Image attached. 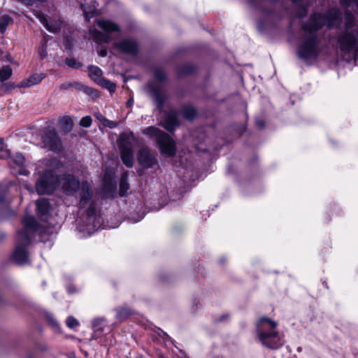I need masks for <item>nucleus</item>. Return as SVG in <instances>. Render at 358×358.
Listing matches in <instances>:
<instances>
[{"instance_id":"nucleus-45","label":"nucleus","mask_w":358,"mask_h":358,"mask_svg":"<svg viewBox=\"0 0 358 358\" xmlns=\"http://www.w3.org/2000/svg\"><path fill=\"white\" fill-rule=\"evenodd\" d=\"M68 292H69V293H73V291H71V290L70 289V288H69V289H68Z\"/></svg>"},{"instance_id":"nucleus-32","label":"nucleus","mask_w":358,"mask_h":358,"mask_svg":"<svg viewBox=\"0 0 358 358\" xmlns=\"http://www.w3.org/2000/svg\"><path fill=\"white\" fill-rule=\"evenodd\" d=\"M155 78L158 80L161 81V80L164 79L165 74H164V72L163 71H162V70H157L155 71Z\"/></svg>"},{"instance_id":"nucleus-13","label":"nucleus","mask_w":358,"mask_h":358,"mask_svg":"<svg viewBox=\"0 0 358 358\" xmlns=\"http://www.w3.org/2000/svg\"><path fill=\"white\" fill-rule=\"evenodd\" d=\"M148 92L155 102L157 104L158 108L162 106L164 102V94L162 89L159 87H155L152 84L148 86Z\"/></svg>"},{"instance_id":"nucleus-43","label":"nucleus","mask_w":358,"mask_h":358,"mask_svg":"<svg viewBox=\"0 0 358 358\" xmlns=\"http://www.w3.org/2000/svg\"><path fill=\"white\" fill-rule=\"evenodd\" d=\"M19 173L20 174H26V171L24 170V169L23 170H20Z\"/></svg>"},{"instance_id":"nucleus-31","label":"nucleus","mask_w":358,"mask_h":358,"mask_svg":"<svg viewBox=\"0 0 358 358\" xmlns=\"http://www.w3.org/2000/svg\"><path fill=\"white\" fill-rule=\"evenodd\" d=\"M66 64L70 66V67H72V68H74V69H78L80 66V64L79 63H78L76 59H73V58H70V59H66Z\"/></svg>"},{"instance_id":"nucleus-28","label":"nucleus","mask_w":358,"mask_h":358,"mask_svg":"<svg viewBox=\"0 0 358 358\" xmlns=\"http://www.w3.org/2000/svg\"><path fill=\"white\" fill-rule=\"evenodd\" d=\"M92 120L90 116L83 117L80 121V125L83 127H89L92 124Z\"/></svg>"},{"instance_id":"nucleus-38","label":"nucleus","mask_w":358,"mask_h":358,"mask_svg":"<svg viewBox=\"0 0 358 358\" xmlns=\"http://www.w3.org/2000/svg\"><path fill=\"white\" fill-rule=\"evenodd\" d=\"M341 3L345 6H349L354 3L358 7V0H341Z\"/></svg>"},{"instance_id":"nucleus-39","label":"nucleus","mask_w":358,"mask_h":358,"mask_svg":"<svg viewBox=\"0 0 358 358\" xmlns=\"http://www.w3.org/2000/svg\"><path fill=\"white\" fill-rule=\"evenodd\" d=\"M107 55V51L106 50H100V52H99V55L101 56V57H105Z\"/></svg>"},{"instance_id":"nucleus-27","label":"nucleus","mask_w":358,"mask_h":358,"mask_svg":"<svg viewBox=\"0 0 358 358\" xmlns=\"http://www.w3.org/2000/svg\"><path fill=\"white\" fill-rule=\"evenodd\" d=\"M196 115V110L192 108H187L184 110V116L187 119H192Z\"/></svg>"},{"instance_id":"nucleus-24","label":"nucleus","mask_w":358,"mask_h":358,"mask_svg":"<svg viewBox=\"0 0 358 358\" xmlns=\"http://www.w3.org/2000/svg\"><path fill=\"white\" fill-rule=\"evenodd\" d=\"M12 22V19L7 15H3L0 17V31L3 33L6 27Z\"/></svg>"},{"instance_id":"nucleus-19","label":"nucleus","mask_w":358,"mask_h":358,"mask_svg":"<svg viewBox=\"0 0 358 358\" xmlns=\"http://www.w3.org/2000/svg\"><path fill=\"white\" fill-rule=\"evenodd\" d=\"M89 76L98 85L103 79L101 70L96 66H91L88 69Z\"/></svg>"},{"instance_id":"nucleus-47","label":"nucleus","mask_w":358,"mask_h":358,"mask_svg":"<svg viewBox=\"0 0 358 358\" xmlns=\"http://www.w3.org/2000/svg\"><path fill=\"white\" fill-rule=\"evenodd\" d=\"M1 142H2V140H1V139H0V144L1 143Z\"/></svg>"},{"instance_id":"nucleus-17","label":"nucleus","mask_w":358,"mask_h":358,"mask_svg":"<svg viewBox=\"0 0 358 358\" xmlns=\"http://www.w3.org/2000/svg\"><path fill=\"white\" fill-rule=\"evenodd\" d=\"M80 7L83 11V14L86 20H87L88 21L96 13V6L94 3L89 4V3L86 0L80 3Z\"/></svg>"},{"instance_id":"nucleus-46","label":"nucleus","mask_w":358,"mask_h":358,"mask_svg":"<svg viewBox=\"0 0 358 358\" xmlns=\"http://www.w3.org/2000/svg\"><path fill=\"white\" fill-rule=\"evenodd\" d=\"M98 330H99L98 329H96L95 330V333H96V334H97V333H98Z\"/></svg>"},{"instance_id":"nucleus-6","label":"nucleus","mask_w":358,"mask_h":358,"mask_svg":"<svg viewBox=\"0 0 358 358\" xmlns=\"http://www.w3.org/2000/svg\"><path fill=\"white\" fill-rule=\"evenodd\" d=\"M143 133L150 136H157V143L162 155L168 157L175 155L176 152V143L168 134L154 127L145 128Z\"/></svg>"},{"instance_id":"nucleus-8","label":"nucleus","mask_w":358,"mask_h":358,"mask_svg":"<svg viewBox=\"0 0 358 358\" xmlns=\"http://www.w3.org/2000/svg\"><path fill=\"white\" fill-rule=\"evenodd\" d=\"M43 147L52 151H60L62 144L55 130L47 129L42 136Z\"/></svg>"},{"instance_id":"nucleus-22","label":"nucleus","mask_w":358,"mask_h":358,"mask_svg":"<svg viewBox=\"0 0 358 358\" xmlns=\"http://www.w3.org/2000/svg\"><path fill=\"white\" fill-rule=\"evenodd\" d=\"M116 318L119 320H124L127 318L131 313V311L128 308L121 307L115 309Z\"/></svg>"},{"instance_id":"nucleus-23","label":"nucleus","mask_w":358,"mask_h":358,"mask_svg":"<svg viewBox=\"0 0 358 358\" xmlns=\"http://www.w3.org/2000/svg\"><path fill=\"white\" fill-rule=\"evenodd\" d=\"M12 75V69L8 66H3L0 70V81L3 82L8 80Z\"/></svg>"},{"instance_id":"nucleus-36","label":"nucleus","mask_w":358,"mask_h":358,"mask_svg":"<svg viewBox=\"0 0 358 358\" xmlns=\"http://www.w3.org/2000/svg\"><path fill=\"white\" fill-rule=\"evenodd\" d=\"M18 1L22 2L24 4H26V5H31L34 3H35L36 1L43 2L45 0H18Z\"/></svg>"},{"instance_id":"nucleus-40","label":"nucleus","mask_w":358,"mask_h":358,"mask_svg":"<svg viewBox=\"0 0 358 358\" xmlns=\"http://www.w3.org/2000/svg\"><path fill=\"white\" fill-rule=\"evenodd\" d=\"M229 315L227 314H224L222 316H221V317L219 319L220 321H224L225 320H227V318H228Z\"/></svg>"},{"instance_id":"nucleus-1","label":"nucleus","mask_w":358,"mask_h":358,"mask_svg":"<svg viewBox=\"0 0 358 358\" xmlns=\"http://www.w3.org/2000/svg\"><path fill=\"white\" fill-rule=\"evenodd\" d=\"M59 165L56 159L49 161L48 168L36 182V192L39 194H50L58 184L64 194L78 196L80 199L79 208L83 210L82 217L78 221V230L90 235L101 224V219L96 212V204L92 199V188L88 182H80L72 174L66 173L57 178L54 171Z\"/></svg>"},{"instance_id":"nucleus-2","label":"nucleus","mask_w":358,"mask_h":358,"mask_svg":"<svg viewBox=\"0 0 358 358\" xmlns=\"http://www.w3.org/2000/svg\"><path fill=\"white\" fill-rule=\"evenodd\" d=\"M341 13L334 8L325 15L316 13L313 15L309 22L303 27V34L297 49L299 57L306 61L315 59L321 51L317 31L325 24L329 28L338 25L341 22Z\"/></svg>"},{"instance_id":"nucleus-35","label":"nucleus","mask_w":358,"mask_h":358,"mask_svg":"<svg viewBox=\"0 0 358 358\" xmlns=\"http://www.w3.org/2000/svg\"><path fill=\"white\" fill-rule=\"evenodd\" d=\"M95 117L103 124L106 120V117L100 113H94Z\"/></svg>"},{"instance_id":"nucleus-34","label":"nucleus","mask_w":358,"mask_h":358,"mask_svg":"<svg viewBox=\"0 0 358 358\" xmlns=\"http://www.w3.org/2000/svg\"><path fill=\"white\" fill-rule=\"evenodd\" d=\"M103 125L105 127H108L109 128H114L117 125V124L113 121L106 119Z\"/></svg>"},{"instance_id":"nucleus-25","label":"nucleus","mask_w":358,"mask_h":358,"mask_svg":"<svg viewBox=\"0 0 358 358\" xmlns=\"http://www.w3.org/2000/svg\"><path fill=\"white\" fill-rule=\"evenodd\" d=\"M99 85L103 87L106 88L110 92H115L116 89V85L113 83L104 78L101 81V83Z\"/></svg>"},{"instance_id":"nucleus-4","label":"nucleus","mask_w":358,"mask_h":358,"mask_svg":"<svg viewBox=\"0 0 358 358\" xmlns=\"http://www.w3.org/2000/svg\"><path fill=\"white\" fill-rule=\"evenodd\" d=\"M23 229L17 233L15 249L13 256L14 260L20 264L27 262L28 254L26 247L30 244L32 237L40 227V224L35 218L30 215L25 216L23 220Z\"/></svg>"},{"instance_id":"nucleus-18","label":"nucleus","mask_w":358,"mask_h":358,"mask_svg":"<svg viewBox=\"0 0 358 358\" xmlns=\"http://www.w3.org/2000/svg\"><path fill=\"white\" fill-rule=\"evenodd\" d=\"M36 211L38 215L43 216L48 213L50 205L48 201L45 199H38L36 203Z\"/></svg>"},{"instance_id":"nucleus-3","label":"nucleus","mask_w":358,"mask_h":358,"mask_svg":"<svg viewBox=\"0 0 358 358\" xmlns=\"http://www.w3.org/2000/svg\"><path fill=\"white\" fill-rule=\"evenodd\" d=\"M278 323L273 320L262 317L255 324V336L258 341L264 347L276 350L285 343L284 336L277 330Z\"/></svg>"},{"instance_id":"nucleus-41","label":"nucleus","mask_w":358,"mask_h":358,"mask_svg":"<svg viewBox=\"0 0 358 358\" xmlns=\"http://www.w3.org/2000/svg\"><path fill=\"white\" fill-rule=\"evenodd\" d=\"M133 102H134L133 99H130L128 101V102H127L128 106H131V105L133 104Z\"/></svg>"},{"instance_id":"nucleus-44","label":"nucleus","mask_w":358,"mask_h":358,"mask_svg":"<svg viewBox=\"0 0 358 358\" xmlns=\"http://www.w3.org/2000/svg\"><path fill=\"white\" fill-rule=\"evenodd\" d=\"M143 216H141L139 219H138V220H134V222H137L140 221L141 220H142V219H143Z\"/></svg>"},{"instance_id":"nucleus-29","label":"nucleus","mask_w":358,"mask_h":358,"mask_svg":"<svg viewBox=\"0 0 358 358\" xmlns=\"http://www.w3.org/2000/svg\"><path fill=\"white\" fill-rule=\"evenodd\" d=\"M66 325L69 327V328H74L77 326H78V322L77 320H76L74 317H69L67 319H66Z\"/></svg>"},{"instance_id":"nucleus-48","label":"nucleus","mask_w":358,"mask_h":358,"mask_svg":"<svg viewBox=\"0 0 358 358\" xmlns=\"http://www.w3.org/2000/svg\"><path fill=\"white\" fill-rule=\"evenodd\" d=\"M184 358H186V357H184Z\"/></svg>"},{"instance_id":"nucleus-7","label":"nucleus","mask_w":358,"mask_h":358,"mask_svg":"<svg viewBox=\"0 0 358 358\" xmlns=\"http://www.w3.org/2000/svg\"><path fill=\"white\" fill-rule=\"evenodd\" d=\"M96 23L99 28L105 31V33H101L93 28L90 29V37L98 44L110 41L111 38L109 34L119 31L120 29L117 24L108 20H98Z\"/></svg>"},{"instance_id":"nucleus-20","label":"nucleus","mask_w":358,"mask_h":358,"mask_svg":"<svg viewBox=\"0 0 358 358\" xmlns=\"http://www.w3.org/2000/svg\"><path fill=\"white\" fill-rule=\"evenodd\" d=\"M129 189V185L128 183V173L127 172H124L122 173L120 182V195L122 196H125Z\"/></svg>"},{"instance_id":"nucleus-33","label":"nucleus","mask_w":358,"mask_h":358,"mask_svg":"<svg viewBox=\"0 0 358 358\" xmlns=\"http://www.w3.org/2000/svg\"><path fill=\"white\" fill-rule=\"evenodd\" d=\"M38 54L41 58H44L47 55L46 48L44 44H43L38 50Z\"/></svg>"},{"instance_id":"nucleus-21","label":"nucleus","mask_w":358,"mask_h":358,"mask_svg":"<svg viewBox=\"0 0 358 358\" xmlns=\"http://www.w3.org/2000/svg\"><path fill=\"white\" fill-rule=\"evenodd\" d=\"M61 127L66 131H69L73 127V122L70 117L64 116L59 119Z\"/></svg>"},{"instance_id":"nucleus-14","label":"nucleus","mask_w":358,"mask_h":358,"mask_svg":"<svg viewBox=\"0 0 358 358\" xmlns=\"http://www.w3.org/2000/svg\"><path fill=\"white\" fill-rule=\"evenodd\" d=\"M163 127L168 131H173L178 125L177 115L175 112L168 113L162 123Z\"/></svg>"},{"instance_id":"nucleus-11","label":"nucleus","mask_w":358,"mask_h":358,"mask_svg":"<svg viewBox=\"0 0 358 358\" xmlns=\"http://www.w3.org/2000/svg\"><path fill=\"white\" fill-rule=\"evenodd\" d=\"M36 16L43 24V26L50 32H57L62 28L63 22L60 20H58L54 23L52 22H48L45 15L42 13H36Z\"/></svg>"},{"instance_id":"nucleus-16","label":"nucleus","mask_w":358,"mask_h":358,"mask_svg":"<svg viewBox=\"0 0 358 358\" xmlns=\"http://www.w3.org/2000/svg\"><path fill=\"white\" fill-rule=\"evenodd\" d=\"M121 158L124 164L131 168L134 164V152L132 148H124L120 150Z\"/></svg>"},{"instance_id":"nucleus-42","label":"nucleus","mask_w":358,"mask_h":358,"mask_svg":"<svg viewBox=\"0 0 358 358\" xmlns=\"http://www.w3.org/2000/svg\"><path fill=\"white\" fill-rule=\"evenodd\" d=\"M257 124L259 125V127H263L264 124L262 122H257Z\"/></svg>"},{"instance_id":"nucleus-26","label":"nucleus","mask_w":358,"mask_h":358,"mask_svg":"<svg viewBox=\"0 0 358 358\" xmlns=\"http://www.w3.org/2000/svg\"><path fill=\"white\" fill-rule=\"evenodd\" d=\"M13 161L17 166H23L25 159L22 155L17 153L13 157Z\"/></svg>"},{"instance_id":"nucleus-15","label":"nucleus","mask_w":358,"mask_h":358,"mask_svg":"<svg viewBox=\"0 0 358 358\" xmlns=\"http://www.w3.org/2000/svg\"><path fill=\"white\" fill-rule=\"evenodd\" d=\"M45 77L44 73H36L31 75L28 78L21 83V87H30L39 84Z\"/></svg>"},{"instance_id":"nucleus-10","label":"nucleus","mask_w":358,"mask_h":358,"mask_svg":"<svg viewBox=\"0 0 358 358\" xmlns=\"http://www.w3.org/2000/svg\"><path fill=\"white\" fill-rule=\"evenodd\" d=\"M115 46L120 52L130 55L135 54L138 50L136 42L129 39H124L115 43Z\"/></svg>"},{"instance_id":"nucleus-12","label":"nucleus","mask_w":358,"mask_h":358,"mask_svg":"<svg viewBox=\"0 0 358 358\" xmlns=\"http://www.w3.org/2000/svg\"><path fill=\"white\" fill-rule=\"evenodd\" d=\"M135 141L134 134L131 131L124 132L120 134L118 139V145L120 150L124 148H132V145Z\"/></svg>"},{"instance_id":"nucleus-5","label":"nucleus","mask_w":358,"mask_h":358,"mask_svg":"<svg viewBox=\"0 0 358 358\" xmlns=\"http://www.w3.org/2000/svg\"><path fill=\"white\" fill-rule=\"evenodd\" d=\"M337 47L343 56L355 57L358 52V25L350 13L345 14V29L337 36Z\"/></svg>"},{"instance_id":"nucleus-9","label":"nucleus","mask_w":358,"mask_h":358,"mask_svg":"<svg viewBox=\"0 0 358 358\" xmlns=\"http://www.w3.org/2000/svg\"><path fill=\"white\" fill-rule=\"evenodd\" d=\"M139 164L145 169L150 168L157 163V159L150 153L148 148L141 149L138 155Z\"/></svg>"},{"instance_id":"nucleus-30","label":"nucleus","mask_w":358,"mask_h":358,"mask_svg":"<svg viewBox=\"0 0 358 358\" xmlns=\"http://www.w3.org/2000/svg\"><path fill=\"white\" fill-rule=\"evenodd\" d=\"M46 318L50 324H51L53 328H55V329H57L59 328V324L57 320L54 318V317L52 315L48 314L46 315Z\"/></svg>"},{"instance_id":"nucleus-37","label":"nucleus","mask_w":358,"mask_h":358,"mask_svg":"<svg viewBox=\"0 0 358 358\" xmlns=\"http://www.w3.org/2000/svg\"><path fill=\"white\" fill-rule=\"evenodd\" d=\"M10 156V151L7 150H2L0 151V157L1 158H7Z\"/></svg>"}]
</instances>
